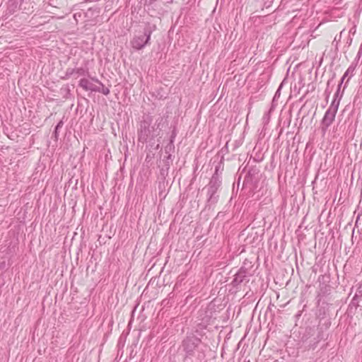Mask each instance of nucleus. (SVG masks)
<instances>
[{
	"instance_id": "obj_18",
	"label": "nucleus",
	"mask_w": 362,
	"mask_h": 362,
	"mask_svg": "<svg viewBox=\"0 0 362 362\" xmlns=\"http://www.w3.org/2000/svg\"><path fill=\"white\" fill-rule=\"evenodd\" d=\"M358 294H355V296L353 297L351 300V304H353L354 306L357 307L358 306Z\"/></svg>"
},
{
	"instance_id": "obj_4",
	"label": "nucleus",
	"mask_w": 362,
	"mask_h": 362,
	"mask_svg": "<svg viewBox=\"0 0 362 362\" xmlns=\"http://www.w3.org/2000/svg\"><path fill=\"white\" fill-rule=\"evenodd\" d=\"M315 329L314 327H307L305 334L303 335L301 340L303 342H308V346L314 349L317 344L322 340V337L320 332L317 335L313 338V340H309L311 336H313L315 333Z\"/></svg>"
},
{
	"instance_id": "obj_7",
	"label": "nucleus",
	"mask_w": 362,
	"mask_h": 362,
	"mask_svg": "<svg viewBox=\"0 0 362 362\" xmlns=\"http://www.w3.org/2000/svg\"><path fill=\"white\" fill-rule=\"evenodd\" d=\"M337 112L327 109L322 121V133L325 134L326 129L331 125L334 120Z\"/></svg>"
},
{
	"instance_id": "obj_27",
	"label": "nucleus",
	"mask_w": 362,
	"mask_h": 362,
	"mask_svg": "<svg viewBox=\"0 0 362 362\" xmlns=\"http://www.w3.org/2000/svg\"><path fill=\"white\" fill-rule=\"evenodd\" d=\"M260 134H264V135L266 134V132H264V133H263V132H262Z\"/></svg>"
},
{
	"instance_id": "obj_11",
	"label": "nucleus",
	"mask_w": 362,
	"mask_h": 362,
	"mask_svg": "<svg viewBox=\"0 0 362 362\" xmlns=\"http://www.w3.org/2000/svg\"><path fill=\"white\" fill-rule=\"evenodd\" d=\"M341 98V95H340L339 98H334L328 109L337 112Z\"/></svg>"
},
{
	"instance_id": "obj_3",
	"label": "nucleus",
	"mask_w": 362,
	"mask_h": 362,
	"mask_svg": "<svg viewBox=\"0 0 362 362\" xmlns=\"http://www.w3.org/2000/svg\"><path fill=\"white\" fill-rule=\"evenodd\" d=\"M221 185V180L218 179L216 177H211L207 189V203L209 206L214 205L218 200V195L216 192Z\"/></svg>"
},
{
	"instance_id": "obj_13",
	"label": "nucleus",
	"mask_w": 362,
	"mask_h": 362,
	"mask_svg": "<svg viewBox=\"0 0 362 362\" xmlns=\"http://www.w3.org/2000/svg\"><path fill=\"white\" fill-rule=\"evenodd\" d=\"M272 109L270 108L269 110H268L267 112H266L263 117H262V124H264V127L267 124H269V121H270V118H271V112H272Z\"/></svg>"
},
{
	"instance_id": "obj_9",
	"label": "nucleus",
	"mask_w": 362,
	"mask_h": 362,
	"mask_svg": "<svg viewBox=\"0 0 362 362\" xmlns=\"http://www.w3.org/2000/svg\"><path fill=\"white\" fill-rule=\"evenodd\" d=\"M79 86L85 90L95 91L98 90V86L93 84L91 81L86 78H81L79 81Z\"/></svg>"
},
{
	"instance_id": "obj_22",
	"label": "nucleus",
	"mask_w": 362,
	"mask_h": 362,
	"mask_svg": "<svg viewBox=\"0 0 362 362\" xmlns=\"http://www.w3.org/2000/svg\"><path fill=\"white\" fill-rule=\"evenodd\" d=\"M71 69H67L66 71V75H71Z\"/></svg>"
},
{
	"instance_id": "obj_21",
	"label": "nucleus",
	"mask_w": 362,
	"mask_h": 362,
	"mask_svg": "<svg viewBox=\"0 0 362 362\" xmlns=\"http://www.w3.org/2000/svg\"><path fill=\"white\" fill-rule=\"evenodd\" d=\"M157 0H145V4L151 5L154 2H156Z\"/></svg>"
},
{
	"instance_id": "obj_12",
	"label": "nucleus",
	"mask_w": 362,
	"mask_h": 362,
	"mask_svg": "<svg viewBox=\"0 0 362 362\" xmlns=\"http://www.w3.org/2000/svg\"><path fill=\"white\" fill-rule=\"evenodd\" d=\"M355 66L354 65H351L349 66V67L347 69V70L346 71V72L344 73V76H342L341 79V84H342L344 78L348 76L349 75H350V76H352L354 75V71L355 70Z\"/></svg>"
},
{
	"instance_id": "obj_5",
	"label": "nucleus",
	"mask_w": 362,
	"mask_h": 362,
	"mask_svg": "<svg viewBox=\"0 0 362 362\" xmlns=\"http://www.w3.org/2000/svg\"><path fill=\"white\" fill-rule=\"evenodd\" d=\"M152 122V118L150 115H146L143 116V119L140 123L139 132L140 136H148L150 132V126Z\"/></svg>"
},
{
	"instance_id": "obj_1",
	"label": "nucleus",
	"mask_w": 362,
	"mask_h": 362,
	"mask_svg": "<svg viewBox=\"0 0 362 362\" xmlns=\"http://www.w3.org/2000/svg\"><path fill=\"white\" fill-rule=\"evenodd\" d=\"M185 351L184 362H202L205 358V353L202 341L194 335L187 336L182 341Z\"/></svg>"
},
{
	"instance_id": "obj_16",
	"label": "nucleus",
	"mask_w": 362,
	"mask_h": 362,
	"mask_svg": "<svg viewBox=\"0 0 362 362\" xmlns=\"http://www.w3.org/2000/svg\"><path fill=\"white\" fill-rule=\"evenodd\" d=\"M164 163H165V166L166 167V169L168 170L169 168H170V163H172L173 161V159H172V155L171 153H169L166 157L163 160Z\"/></svg>"
},
{
	"instance_id": "obj_14",
	"label": "nucleus",
	"mask_w": 362,
	"mask_h": 362,
	"mask_svg": "<svg viewBox=\"0 0 362 362\" xmlns=\"http://www.w3.org/2000/svg\"><path fill=\"white\" fill-rule=\"evenodd\" d=\"M174 137H170V141L169 143L168 144V145L165 147V153H167L168 155L169 153H170V151H172L173 150H174V144H173V139Z\"/></svg>"
},
{
	"instance_id": "obj_23",
	"label": "nucleus",
	"mask_w": 362,
	"mask_h": 362,
	"mask_svg": "<svg viewBox=\"0 0 362 362\" xmlns=\"http://www.w3.org/2000/svg\"><path fill=\"white\" fill-rule=\"evenodd\" d=\"M301 316V311H299L296 315V317L297 318L300 317Z\"/></svg>"
},
{
	"instance_id": "obj_17",
	"label": "nucleus",
	"mask_w": 362,
	"mask_h": 362,
	"mask_svg": "<svg viewBox=\"0 0 362 362\" xmlns=\"http://www.w3.org/2000/svg\"><path fill=\"white\" fill-rule=\"evenodd\" d=\"M64 125V122L61 120L58 124L55 127V129H54V136H58V134H59V129L60 128H62Z\"/></svg>"
},
{
	"instance_id": "obj_10",
	"label": "nucleus",
	"mask_w": 362,
	"mask_h": 362,
	"mask_svg": "<svg viewBox=\"0 0 362 362\" xmlns=\"http://www.w3.org/2000/svg\"><path fill=\"white\" fill-rule=\"evenodd\" d=\"M93 80L100 85L99 86H98V90H95V92L102 93L105 95H107L110 93V89L107 87H105L104 85L100 81L95 78H93Z\"/></svg>"
},
{
	"instance_id": "obj_8",
	"label": "nucleus",
	"mask_w": 362,
	"mask_h": 362,
	"mask_svg": "<svg viewBox=\"0 0 362 362\" xmlns=\"http://www.w3.org/2000/svg\"><path fill=\"white\" fill-rule=\"evenodd\" d=\"M214 163H217L215 165V172L212 177H216L218 179L221 180V174L223 170V156H216L214 158Z\"/></svg>"
},
{
	"instance_id": "obj_2",
	"label": "nucleus",
	"mask_w": 362,
	"mask_h": 362,
	"mask_svg": "<svg viewBox=\"0 0 362 362\" xmlns=\"http://www.w3.org/2000/svg\"><path fill=\"white\" fill-rule=\"evenodd\" d=\"M156 29V25L148 24L144 28L143 35L136 36L131 41V45L136 49H141L148 42L151 33Z\"/></svg>"
},
{
	"instance_id": "obj_24",
	"label": "nucleus",
	"mask_w": 362,
	"mask_h": 362,
	"mask_svg": "<svg viewBox=\"0 0 362 362\" xmlns=\"http://www.w3.org/2000/svg\"><path fill=\"white\" fill-rule=\"evenodd\" d=\"M228 143H229V141H227L226 142V148H227V147H228Z\"/></svg>"
},
{
	"instance_id": "obj_26",
	"label": "nucleus",
	"mask_w": 362,
	"mask_h": 362,
	"mask_svg": "<svg viewBox=\"0 0 362 362\" xmlns=\"http://www.w3.org/2000/svg\"><path fill=\"white\" fill-rule=\"evenodd\" d=\"M325 93H327V97H328L329 95V93H327V90H325Z\"/></svg>"
},
{
	"instance_id": "obj_6",
	"label": "nucleus",
	"mask_w": 362,
	"mask_h": 362,
	"mask_svg": "<svg viewBox=\"0 0 362 362\" xmlns=\"http://www.w3.org/2000/svg\"><path fill=\"white\" fill-rule=\"evenodd\" d=\"M247 269L245 267H241L238 272L235 274L234 279L232 281L233 286H238L244 281H249L247 276Z\"/></svg>"
},
{
	"instance_id": "obj_20",
	"label": "nucleus",
	"mask_w": 362,
	"mask_h": 362,
	"mask_svg": "<svg viewBox=\"0 0 362 362\" xmlns=\"http://www.w3.org/2000/svg\"><path fill=\"white\" fill-rule=\"evenodd\" d=\"M341 86V83H340L339 84V86H338L337 90V92H336V93H335V94H334V98H339V97H340V96H339V92H340Z\"/></svg>"
},
{
	"instance_id": "obj_15",
	"label": "nucleus",
	"mask_w": 362,
	"mask_h": 362,
	"mask_svg": "<svg viewBox=\"0 0 362 362\" xmlns=\"http://www.w3.org/2000/svg\"><path fill=\"white\" fill-rule=\"evenodd\" d=\"M71 74H76L78 76H85L86 71L83 68L72 69Z\"/></svg>"
},
{
	"instance_id": "obj_19",
	"label": "nucleus",
	"mask_w": 362,
	"mask_h": 362,
	"mask_svg": "<svg viewBox=\"0 0 362 362\" xmlns=\"http://www.w3.org/2000/svg\"><path fill=\"white\" fill-rule=\"evenodd\" d=\"M356 294H358V297L362 296V282L359 284Z\"/></svg>"
},
{
	"instance_id": "obj_25",
	"label": "nucleus",
	"mask_w": 362,
	"mask_h": 362,
	"mask_svg": "<svg viewBox=\"0 0 362 362\" xmlns=\"http://www.w3.org/2000/svg\"><path fill=\"white\" fill-rule=\"evenodd\" d=\"M238 142H239V144H241L243 143V139L241 138V139L239 140V141H238Z\"/></svg>"
}]
</instances>
